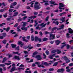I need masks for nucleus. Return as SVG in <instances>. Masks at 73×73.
<instances>
[{"instance_id":"obj_1","label":"nucleus","mask_w":73,"mask_h":73,"mask_svg":"<svg viewBox=\"0 0 73 73\" xmlns=\"http://www.w3.org/2000/svg\"><path fill=\"white\" fill-rule=\"evenodd\" d=\"M34 6V8L35 10H38L41 8L40 6V3L39 4L38 2H36L35 3Z\"/></svg>"},{"instance_id":"obj_2","label":"nucleus","mask_w":73,"mask_h":73,"mask_svg":"<svg viewBox=\"0 0 73 73\" xmlns=\"http://www.w3.org/2000/svg\"><path fill=\"white\" fill-rule=\"evenodd\" d=\"M22 23H23V27H21V29L22 30H25V31H27V27H25L26 26V22H22Z\"/></svg>"},{"instance_id":"obj_3","label":"nucleus","mask_w":73,"mask_h":73,"mask_svg":"<svg viewBox=\"0 0 73 73\" xmlns=\"http://www.w3.org/2000/svg\"><path fill=\"white\" fill-rule=\"evenodd\" d=\"M49 3H51L50 4L51 5H50V7H53V6L55 5H58V4L57 3H55V1H53L51 0L49 1Z\"/></svg>"},{"instance_id":"obj_4","label":"nucleus","mask_w":73,"mask_h":73,"mask_svg":"<svg viewBox=\"0 0 73 73\" xmlns=\"http://www.w3.org/2000/svg\"><path fill=\"white\" fill-rule=\"evenodd\" d=\"M35 64L36 65H37L38 66V68H41H41H45V67H44L43 65H42L41 64L40 65V63L38 62H35Z\"/></svg>"},{"instance_id":"obj_5","label":"nucleus","mask_w":73,"mask_h":73,"mask_svg":"<svg viewBox=\"0 0 73 73\" xmlns=\"http://www.w3.org/2000/svg\"><path fill=\"white\" fill-rule=\"evenodd\" d=\"M64 61H66V63H69V62H70V60L69 58H68L67 56H64Z\"/></svg>"},{"instance_id":"obj_6","label":"nucleus","mask_w":73,"mask_h":73,"mask_svg":"<svg viewBox=\"0 0 73 73\" xmlns=\"http://www.w3.org/2000/svg\"><path fill=\"white\" fill-rule=\"evenodd\" d=\"M55 38V34H50L49 36V40H52Z\"/></svg>"},{"instance_id":"obj_7","label":"nucleus","mask_w":73,"mask_h":73,"mask_svg":"<svg viewBox=\"0 0 73 73\" xmlns=\"http://www.w3.org/2000/svg\"><path fill=\"white\" fill-rule=\"evenodd\" d=\"M42 65H44L45 66H49L50 65L47 62H44L43 61L42 62Z\"/></svg>"},{"instance_id":"obj_8","label":"nucleus","mask_w":73,"mask_h":73,"mask_svg":"<svg viewBox=\"0 0 73 73\" xmlns=\"http://www.w3.org/2000/svg\"><path fill=\"white\" fill-rule=\"evenodd\" d=\"M13 59H15L17 60L18 61H20V56L17 55L15 56L14 58H13Z\"/></svg>"},{"instance_id":"obj_9","label":"nucleus","mask_w":73,"mask_h":73,"mask_svg":"<svg viewBox=\"0 0 73 73\" xmlns=\"http://www.w3.org/2000/svg\"><path fill=\"white\" fill-rule=\"evenodd\" d=\"M17 70V69H16V67L14 66H13L11 69L10 72H13V71H15V70Z\"/></svg>"},{"instance_id":"obj_10","label":"nucleus","mask_w":73,"mask_h":73,"mask_svg":"<svg viewBox=\"0 0 73 73\" xmlns=\"http://www.w3.org/2000/svg\"><path fill=\"white\" fill-rule=\"evenodd\" d=\"M36 57L37 59V60H38V61H40V60H41L42 59V58L41 57V56L39 55H36Z\"/></svg>"},{"instance_id":"obj_11","label":"nucleus","mask_w":73,"mask_h":73,"mask_svg":"<svg viewBox=\"0 0 73 73\" xmlns=\"http://www.w3.org/2000/svg\"><path fill=\"white\" fill-rule=\"evenodd\" d=\"M56 29H57V27H55L52 28L51 29V32L50 33V34H52V33H54V30H56Z\"/></svg>"},{"instance_id":"obj_12","label":"nucleus","mask_w":73,"mask_h":73,"mask_svg":"<svg viewBox=\"0 0 73 73\" xmlns=\"http://www.w3.org/2000/svg\"><path fill=\"white\" fill-rule=\"evenodd\" d=\"M68 33L70 34H72L73 33V30H72L71 28H69L68 29Z\"/></svg>"},{"instance_id":"obj_13","label":"nucleus","mask_w":73,"mask_h":73,"mask_svg":"<svg viewBox=\"0 0 73 73\" xmlns=\"http://www.w3.org/2000/svg\"><path fill=\"white\" fill-rule=\"evenodd\" d=\"M25 38L26 37L25 36H23L22 37V39L23 41H25L26 42H28V40L25 39Z\"/></svg>"},{"instance_id":"obj_14","label":"nucleus","mask_w":73,"mask_h":73,"mask_svg":"<svg viewBox=\"0 0 73 73\" xmlns=\"http://www.w3.org/2000/svg\"><path fill=\"white\" fill-rule=\"evenodd\" d=\"M60 21H62V23H64L65 21V17H63L61 19H60Z\"/></svg>"},{"instance_id":"obj_15","label":"nucleus","mask_w":73,"mask_h":73,"mask_svg":"<svg viewBox=\"0 0 73 73\" xmlns=\"http://www.w3.org/2000/svg\"><path fill=\"white\" fill-rule=\"evenodd\" d=\"M44 24V23H42L40 24L39 25L41 27H42V28H44L45 27V25H46V23H45V24Z\"/></svg>"},{"instance_id":"obj_16","label":"nucleus","mask_w":73,"mask_h":73,"mask_svg":"<svg viewBox=\"0 0 73 73\" xmlns=\"http://www.w3.org/2000/svg\"><path fill=\"white\" fill-rule=\"evenodd\" d=\"M61 41L60 40H56L55 41V43L57 45H59Z\"/></svg>"},{"instance_id":"obj_17","label":"nucleus","mask_w":73,"mask_h":73,"mask_svg":"<svg viewBox=\"0 0 73 73\" xmlns=\"http://www.w3.org/2000/svg\"><path fill=\"white\" fill-rule=\"evenodd\" d=\"M32 46V45L30 44L28 46H27V48H28L29 49H33V46Z\"/></svg>"},{"instance_id":"obj_18","label":"nucleus","mask_w":73,"mask_h":73,"mask_svg":"<svg viewBox=\"0 0 73 73\" xmlns=\"http://www.w3.org/2000/svg\"><path fill=\"white\" fill-rule=\"evenodd\" d=\"M65 7V5L63 4L62 3H59V8H62V7Z\"/></svg>"},{"instance_id":"obj_19","label":"nucleus","mask_w":73,"mask_h":73,"mask_svg":"<svg viewBox=\"0 0 73 73\" xmlns=\"http://www.w3.org/2000/svg\"><path fill=\"white\" fill-rule=\"evenodd\" d=\"M37 17L36 16H31V17H29V19H35V18H36Z\"/></svg>"},{"instance_id":"obj_20","label":"nucleus","mask_w":73,"mask_h":73,"mask_svg":"<svg viewBox=\"0 0 73 73\" xmlns=\"http://www.w3.org/2000/svg\"><path fill=\"white\" fill-rule=\"evenodd\" d=\"M52 23L53 24H55V25H58V24H59V22L58 21H56V22L53 21L52 22Z\"/></svg>"},{"instance_id":"obj_21","label":"nucleus","mask_w":73,"mask_h":73,"mask_svg":"<svg viewBox=\"0 0 73 73\" xmlns=\"http://www.w3.org/2000/svg\"><path fill=\"white\" fill-rule=\"evenodd\" d=\"M11 46L12 48H15L16 47V44H11Z\"/></svg>"},{"instance_id":"obj_22","label":"nucleus","mask_w":73,"mask_h":73,"mask_svg":"<svg viewBox=\"0 0 73 73\" xmlns=\"http://www.w3.org/2000/svg\"><path fill=\"white\" fill-rule=\"evenodd\" d=\"M7 60V58L6 57L3 58V60L2 61V63H3V62H4L6 61Z\"/></svg>"},{"instance_id":"obj_23","label":"nucleus","mask_w":73,"mask_h":73,"mask_svg":"<svg viewBox=\"0 0 73 73\" xmlns=\"http://www.w3.org/2000/svg\"><path fill=\"white\" fill-rule=\"evenodd\" d=\"M55 54H54L52 55V56L50 55L49 56V58H50V59H53V58L52 56H55Z\"/></svg>"},{"instance_id":"obj_24","label":"nucleus","mask_w":73,"mask_h":73,"mask_svg":"<svg viewBox=\"0 0 73 73\" xmlns=\"http://www.w3.org/2000/svg\"><path fill=\"white\" fill-rule=\"evenodd\" d=\"M37 53H38V52H36V51L35 52H34L33 53L32 57H35V56H35V55H36V54H37Z\"/></svg>"},{"instance_id":"obj_25","label":"nucleus","mask_w":73,"mask_h":73,"mask_svg":"<svg viewBox=\"0 0 73 73\" xmlns=\"http://www.w3.org/2000/svg\"><path fill=\"white\" fill-rule=\"evenodd\" d=\"M57 54H60L61 53V51L60 50L57 49L56 50Z\"/></svg>"},{"instance_id":"obj_26","label":"nucleus","mask_w":73,"mask_h":73,"mask_svg":"<svg viewBox=\"0 0 73 73\" xmlns=\"http://www.w3.org/2000/svg\"><path fill=\"white\" fill-rule=\"evenodd\" d=\"M14 14H15V15H13V16L14 17H15V16H17V15H18V12H16L15 13H14Z\"/></svg>"},{"instance_id":"obj_27","label":"nucleus","mask_w":73,"mask_h":73,"mask_svg":"<svg viewBox=\"0 0 73 73\" xmlns=\"http://www.w3.org/2000/svg\"><path fill=\"white\" fill-rule=\"evenodd\" d=\"M48 40V39L47 38L45 37L43 39V41H46Z\"/></svg>"},{"instance_id":"obj_28","label":"nucleus","mask_w":73,"mask_h":73,"mask_svg":"<svg viewBox=\"0 0 73 73\" xmlns=\"http://www.w3.org/2000/svg\"><path fill=\"white\" fill-rule=\"evenodd\" d=\"M35 25H34V27H36V26H37V25H38V23H37V21H36V20L35 21Z\"/></svg>"},{"instance_id":"obj_29","label":"nucleus","mask_w":73,"mask_h":73,"mask_svg":"<svg viewBox=\"0 0 73 73\" xmlns=\"http://www.w3.org/2000/svg\"><path fill=\"white\" fill-rule=\"evenodd\" d=\"M39 25H38L37 27H36V29L40 30L41 29L39 27Z\"/></svg>"},{"instance_id":"obj_30","label":"nucleus","mask_w":73,"mask_h":73,"mask_svg":"<svg viewBox=\"0 0 73 73\" xmlns=\"http://www.w3.org/2000/svg\"><path fill=\"white\" fill-rule=\"evenodd\" d=\"M57 64H58V62H56L54 63L53 66H56L57 65Z\"/></svg>"},{"instance_id":"obj_31","label":"nucleus","mask_w":73,"mask_h":73,"mask_svg":"<svg viewBox=\"0 0 73 73\" xmlns=\"http://www.w3.org/2000/svg\"><path fill=\"white\" fill-rule=\"evenodd\" d=\"M31 40L32 41H33L34 40H35V38L34 37V36H31Z\"/></svg>"},{"instance_id":"obj_32","label":"nucleus","mask_w":73,"mask_h":73,"mask_svg":"<svg viewBox=\"0 0 73 73\" xmlns=\"http://www.w3.org/2000/svg\"><path fill=\"white\" fill-rule=\"evenodd\" d=\"M2 42L4 44H6V42H7V40L5 39H4L2 41Z\"/></svg>"},{"instance_id":"obj_33","label":"nucleus","mask_w":73,"mask_h":73,"mask_svg":"<svg viewBox=\"0 0 73 73\" xmlns=\"http://www.w3.org/2000/svg\"><path fill=\"white\" fill-rule=\"evenodd\" d=\"M12 64L11 63H5V65H6L7 66H8V65H10L11 64Z\"/></svg>"},{"instance_id":"obj_34","label":"nucleus","mask_w":73,"mask_h":73,"mask_svg":"<svg viewBox=\"0 0 73 73\" xmlns=\"http://www.w3.org/2000/svg\"><path fill=\"white\" fill-rule=\"evenodd\" d=\"M49 16H47L46 17L45 19V20L46 21H48V20L49 19Z\"/></svg>"},{"instance_id":"obj_35","label":"nucleus","mask_w":73,"mask_h":73,"mask_svg":"<svg viewBox=\"0 0 73 73\" xmlns=\"http://www.w3.org/2000/svg\"><path fill=\"white\" fill-rule=\"evenodd\" d=\"M49 70L50 71V72H51L52 71H54V69L53 68H50L49 69Z\"/></svg>"},{"instance_id":"obj_36","label":"nucleus","mask_w":73,"mask_h":73,"mask_svg":"<svg viewBox=\"0 0 73 73\" xmlns=\"http://www.w3.org/2000/svg\"><path fill=\"white\" fill-rule=\"evenodd\" d=\"M17 70H21V69H22L23 70H24L25 68H24L21 67V68H19L17 69Z\"/></svg>"},{"instance_id":"obj_37","label":"nucleus","mask_w":73,"mask_h":73,"mask_svg":"<svg viewBox=\"0 0 73 73\" xmlns=\"http://www.w3.org/2000/svg\"><path fill=\"white\" fill-rule=\"evenodd\" d=\"M33 62V59H31L30 60V61H28L27 62V63L29 62Z\"/></svg>"},{"instance_id":"obj_38","label":"nucleus","mask_w":73,"mask_h":73,"mask_svg":"<svg viewBox=\"0 0 73 73\" xmlns=\"http://www.w3.org/2000/svg\"><path fill=\"white\" fill-rule=\"evenodd\" d=\"M66 46V44H64L61 47H60L61 49H63L64 47V46Z\"/></svg>"},{"instance_id":"obj_39","label":"nucleus","mask_w":73,"mask_h":73,"mask_svg":"<svg viewBox=\"0 0 73 73\" xmlns=\"http://www.w3.org/2000/svg\"><path fill=\"white\" fill-rule=\"evenodd\" d=\"M13 11V9H10L9 10V11L10 13V12H12Z\"/></svg>"},{"instance_id":"obj_40","label":"nucleus","mask_w":73,"mask_h":73,"mask_svg":"<svg viewBox=\"0 0 73 73\" xmlns=\"http://www.w3.org/2000/svg\"><path fill=\"white\" fill-rule=\"evenodd\" d=\"M66 48L67 49H69L70 48V46L69 44H66Z\"/></svg>"},{"instance_id":"obj_41","label":"nucleus","mask_w":73,"mask_h":73,"mask_svg":"<svg viewBox=\"0 0 73 73\" xmlns=\"http://www.w3.org/2000/svg\"><path fill=\"white\" fill-rule=\"evenodd\" d=\"M25 73H31V70H30L29 71H28L27 70H25Z\"/></svg>"},{"instance_id":"obj_42","label":"nucleus","mask_w":73,"mask_h":73,"mask_svg":"<svg viewBox=\"0 0 73 73\" xmlns=\"http://www.w3.org/2000/svg\"><path fill=\"white\" fill-rule=\"evenodd\" d=\"M10 30V27H8L6 29V32H9Z\"/></svg>"},{"instance_id":"obj_43","label":"nucleus","mask_w":73,"mask_h":73,"mask_svg":"<svg viewBox=\"0 0 73 73\" xmlns=\"http://www.w3.org/2000/svg\"><path fill=\"white\" fill-rule=\"evenodd\" d=\"M64 27V25H62L61 26V28H60L59 29H63Z\"/></svg>"},{"instance_id":"obj_44","label":"nucleus","mask_w":73,"mask_h":73,"mask_svg":"<svg viewBox=\"0 0 73 73\" xmlns=\"http://www.w3.org/2000/svg\"><path fill=\"white\" fill-rule=\"evenodd\" d=\"M17 4V3L16 2H14L13 3H12V5L13 6H15Z\"/></svg>"},{"instance_id":"obj_45","label":"nucleus","mask_w":73,"mask_h":73,"mask_svg":"<svg viewBox=\"0 0 73 73\" xmlns=\"http://www.w3.org/2000/svg\"><path fill=\"white\" fill-rule=\"evenodd\" d=\"M19 48L20 46H18L17 47L15 48L16 50H20V49H19Z\"/></svg>"},{"instance_id":"obj_46","label":"nucleus","mask_w":73,"mask_h":73,"mask_svg":"<svg viewBox=\"0 0 73 73\" xmlns=\"http://www.w3.org/2000/svg\"><path fill=\"white\" fill-rule=\"evenodd\" d=\"M35 1H33L31 2L30 3V4H31V5H33V4H34V3H34V2H35Z\"/></svg>"},{"instance_id":"obj_47","label":"nucleus","mask_w":73,"mask_h":73,"mask_svg":"<svg viewBox=\"0 0 73 73\" xmlns=\"http://www.w3.org/2000/svg\"><path fill=\"white\" fill-rule=\"evenodd\" d=\"M66 37L67 38H69L70 37V36H69V34L67 33L66 34Z\"/></svg>"},{"instance_id":"obj_48","label":"nucleus","mask_w":73,"mask_h":73,"mask_svg":"<svg viewBox=\"0 0 73 73\" xmlns=\"http://www.w3.org/2000/svg\"><path fill=\"white\" fill-rule=\"evenodd\" d=\"M56 52V50H53L51 51L52 53H55Z\"/></svg>"},{"instance_id":"obj_49","label":"nucleus","mask_w":73,"mask_h":73,"mask_svg":"<svg viewBox=\"0 0 73 73\" xmlns=\"http://www.w3.org/2000/svg\"><path fill=\"white\" fill-rule=\"evenodd\" d=\"M1 66L2 67H4L5 66V65L4 64H0V67Z\"/></svg>"},{"instance_id":"obj_50","label":"nucleus","mask_w":73,"mask_h":73,"mask_svg":"<svg viewBox=\"0 0 73 73\" xmlns=\"http://www.w3.org/2000/svg\"><path fill=\"white\" fill-rule=\"evenodd\" d=\"M7 35V34H6L5 33H4L3 34V36L4 37H5V36H6V35Z\"/></svg>"},{"instance_id":"obj_51","label":"nucleus","mask_w":73,"mask_h":73,"mask_svg":"<svg viewBox=\"0 0 73 73\" xmlns=\"http://www.w3.org/2000/svg\"><path fill=\"white\" fill-rule=\"evenodd\" d=\"M64 71H65V69L64 68H61L60 69V71L61 72H64Z\"/></svg>"},{"instance_id":"obj_52","label":"nucleus","mask_w":73,"mask_h":73,"mask_svg":"<svg viewBox=\"0 0 73 73\" xmlns=\"http://www.w3.org/2000/svg\"><path fill=\"white\" fill-rule=\"evenodd\" d=\"M22 20H23V19L22 18H19L18 19V21L19 22L21 21H22Z\"/></svg>"},{"instance_id":"obj_53","label":"nucleus","mask_w":73,"mask_h":73,"mask_svg":"<svg viewBox=\"0 0 73 73\" xmlns=\"http://www.w3.org/2000/svg\"><path fill=\"white\" fill-rule=\"evenodd\" d=\"M50 33L48 31L45 32V35H48V34H50Z\"/></svg>"},{"instance_id":"obj_54","label":"nucleus","mask_w":73,"mask_h":73,"mask_svg":"<svg viewBox=\"0 0 73 73\" xmlns=\"http://www.w3.org/2000/svg\"><path fill=\"white\" fill-rule=\"evenodd\" d=\"M13 54H18L19 52H13Z\"/></svg>"},{"instance_id":"obj_55","label":"nucleus","mask_w":73,"mask_h":73,"mask_svg":"<svg viewBox=\"0 0 73 73\" xmlns=\"http://www.w3.org/2000/svg\"><path fill=\"white\" fill-rule=\"evenodd\" d=\"M22 43V42L21 41H19L18 42V45H21Z\"/></svg>"},{"instance_id":"obj_56","label":"nucleus","mask_w":73,"mask_h":73,"mask_svg":"<svg viewBox=\"0 0 73 73\" xmlns=\"http://www.w3.org/2000/svg\"><path fill=\"white\" fill-rule=\"evenodd\" d=\"M38 38H38V37H36L35 39V41H38Z\"/></svg>"},{"instance_id":"obj_57","label":"nucleus","mask_w":73,"mask_h":73,"mask_svg":"<svg viewBox=\"0 0 73 73\" xmlns=\"http://www.w3.org/2000/svg\"><path fill=\"white\" fill-rule=\"evenodd\" d=\"M26 8H27V9H31V7L29 6H27Z\"/></svg>"},{"instance_id":"obj_58","label":"nucleus","mask_w":73,"mask_h":73,"mask_svg":"<svg viewBox=\"0 0 73 73\" xmlns=\"http://www.w3.org/2000/svg\"><path fill=\"white\" fill-rule=\"evenodd\" d=\"M73 65V63H71L69 64V66H72Z\"/></svg>"},{"instance_id":"obj_59","label":"nucleus","mask_w":73,"mask_h":73,"mask_svg":"<svg viewBox=\"0 0 73 73\" xmlns=\"http://www.w3.org/2000/svg\"><path fill=\"white\" fill-rule=\"evenodd\" d=\"M46 52V54L47 55H48V54H49V52L48 50H47Z\"/></svg>"},{"instance_id":"obj_60","label":"nucleus","mask_w":73,"mask_h":73,"mask_svg":"<svg viewBox=\"0 0 73 73\" xmlns=\"http://www.w3.org/2000/svg\"><path fill=\"white\" fill-rule=\"evenodd\" d=\"M39 33L40 34V36H42L43 34H42V31H40Z\"/></svg>"},{"instance_id":"obj_61","label":"nucleus","mask_w":73,"mask_h":73,"mask_svg":"<svg viewBox=\"0 0 73 73\" xmlns=\"http://www.w3.org/2000/svg\"><path fill=\"white\" fill-rule=\"evenodd\" d=\"M38 41L39 42H41V38H39Z\"/></svg>"},{"instance_id":"obj_62","label":"nucleus","mask_w":73,"mask_h":73,"mask_svg":"<svg viewBox=\"0 0 73 73\" xmlns=\"http://www.w3.org/2000/svg\"><path fill=\"white\" fill-rule=\"evenodd\" d=\"M34 15H38V12H34Z\"/></svg>"},{"instance_id":"obj_63","label":"nucleus","mask_w":73,"mask_h":73,"mask_svg":"<svg viewBox=\"0 0 73 73\" xmlns=\"http://www.w3.org/2000/svg\"><path fill=\"white\" fill-rule=\"evenodd\" d=\"M41 44H38L36 45V46L38 47H40L41 46Z\"/></svg>"},{"instance_id":"obj_64","label":"nucleus","mask_w":73,"mask_h":73,"mask_svg":"<svg viewBox=\"0 0 73 73\" xmlns=\"http://www.w3.org/2000/svg\"><path fill=\"white\" fill-rule=\"evenodd\" d=\"M18 23H16L15 25L14 26V27H17V26L18 25Z\"/></svg>"}]
</instances>
